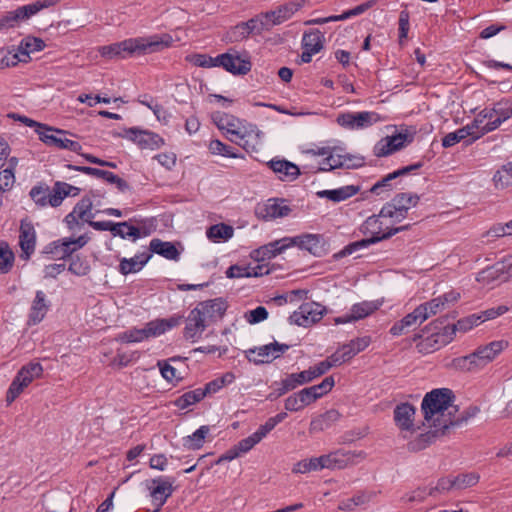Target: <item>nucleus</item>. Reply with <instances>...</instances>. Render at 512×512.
Returning a JSON list of instances; mask_svg holds the SVG:
<instances>
[{"instance_id":"nucleus-1","label":"nucleus","mask_w":512,"mask_h":512,"mask_svg":"<svg viewBox=\"0 0 512 512\" xmlns=\"http://www.w3.org/2000/svg\"><path fill=\"white\" fill-rule=\"evenodd\" d=\"M454 394L448 388H437L426 393L421 403L424 420L445 435L450 427L459 426L464 418L455 417V406H452Z\"/></svg>"},{"instance_id":"nucleus-2","label":"nucleus","mask_w":512,"mask_h":512,"mask_svg":"<svg viewBox=\"0 0 512 512\" xmlns=\"http://www.w3.org/2000/svg\"><path fill=\"white\" fill-rule=\"evenodd\" d=\"M395 224L396 223L391 222L389 216H381V210L377 215L369 216L361 225L360 231L364 235H370V237L349 243L339 252L334 254V259L339 260L352 255L353 253L367 248L370 245L387 240L399 232L408 230L411 226L410 224H407L395 227Z\"/></svg>"},{"instance_id":"nucleus-3","label":"nucleus","mask_w":512,"mask_h":512,"mask_svg":"<svg viewBox=\"0 0 512 512\" xmlns=\"http://www.w3.org/2000/svg\"><path fill=\"white\" fill-rule=\"evenodd\" d=\"M173 38L169 34L151 35L148 37L129 38L99 48L102 57L125 59L134 55H145L162 51L172 45Z\"/></svg>"},{"instance_id":"nucleus-4","label":"nucleus","mask_w":512,"mask_h":512,"mask_svg":"<svg viewBox=\"0 0 512 512\" xmlns=\"http://www.w3.org/2000/svg\"><path fill=\"white\" fill-rule=\"evenodd\" d=\"M227 308L228 304L223 298L199 302L186 318L185 339L195 342L210 324L223 318Z\"/></svg>"},{"instance_id":"nucleus-5","label":"nucleus","mask_w":512,"mask_h":512,"mask_svg":"<svg viewBox=\"0 0 512 512\" xmlns=\"http://www.w3.org/2000/svg\"><path fill=\"white\" fill-rule=\"evenodd\" d=\"M508 347L505 340L492 341L478 347L474 352L453 360V365L463 371H478L492 362L504 349Z\"/></svg>"},{"instance_id":"nucleus-6","label":"nucleus","mask_w":512,"mask_h":512,"mask_svg":"<svg viewBox=\"0 0 512 512\" xmlns=\"http://www.w3.org/2000/svg\"><path fill=\"white\" fill-rule=\"evenodd\" d=\"M420 197L415 193H398L381 208V216H389L392 223H399L404 220L408 211L415 207Z\"/></svg>"},{"instance_id":"nucleus-7","label":"nucleus","mask_w":512,"mask_h":512,"mask_svg":"<svg viewBox=\"0 0 512 512\" xmlns=\"http://www.w3.org/2000/svg\"><path fill=\"white\" fill-rule=\"evenodd\" d=\"M43 367L39 362H29L22 366L9 386L6 401L11 404L34 379L40 378Z\"/></svg>"},{"instance_id":"nucleus-8","label":"nucleus","mask_w":512,"mask_h":512,"mask_svg":"<svg viewBox=\"0 0 512 512\" xmlns=\"http://www.w3.org/2000/svg\"><path fill=\"white\" fill-rule=\"evenodd\" d=\"M382 120L375 111L342 112L337 115L336 123L346 130H364Z\"/></svg>"},{"instance_id":"nucleus-9","label":"nucleus","mask_w":512,"mask_h":512,"mask_svg":"<svg viewBox=\"0 0 512 512\" xmlns=\"http://www.w3.org/2000/svg\"><path fill=\"white\" fill-rule=\"evenodd\" d=\"M68 134L69 132L66 130L47 125L44 131L39 133V140L51 148L65 149L79 155L83 154L82 145L77 141L68 139L66 137Z\"/></svg>"},{"instance_id":"nucleus-10","label":"nucleus","mask_w":512,"mask_h":512,"mask_svg":"<svg viewBox=\"0 0 512 512\" xmlns=\"http://www.w3.org/2000/svg\"><path fill=\"white\" fill-rule=\"evenodd\" d=\"M290 349V345L273 341L269 344L250 348L245 351L249 362L256 365L269 364L280 358Z\"/></svg>"},{"instance_id":"nucleus-11","label":"nucleus","mask_w":512,"mask_h":512,"mask_svg":"<svg viewBox=\"0 0 512 512\" xmlns=\"http://www.w3.org/2000/svg\"><path fill=\"white\" fill-rule=\"evenodd\" d=\"M88 240L89 238L86 235H81L78 238L56 240L45 246L44 253L52 255L55 259H66L85 246Z\"/></svg>"},{"instance_id":"nucleus-12","label":"nucleus","mask_w":512,"mask_h":512,"mask_svg":"<svg viewBox=\"0 0 512 512\" xmlns=\"http://www.w3.org/2000/svg\"><path fill=\"white\" fill-rule=\"evenodd\" d=\"M324 311L325 307L319 303H303L290 315L289 320L295 325L309 327L322 319Z\"/></svg>"},{"instance_id":"nucleus-13","label":"nucleus","mask_w":512,"mask_h":512,"mask_svg":"<svg viewBox=\"0 0 512 512\" xmlns=\"http://www.w3.org/2000/svg\"><path fill=\"white\" fill-rule=\"evenodd\" d=\"M89 226L97 231H110L113 236H119L122 239L131 238L136 241L141 236L140 229L130 225L129 221L113 223L112 221H89Z\"/></svg>"},{"instance_id":"nucleus-14","label":"nucleus","mask_w":512,"mask_h":512,"mask_svg":"<svg viewBox=\"0 0 512 512\" xmlns=\"http://www.w3.org/2000/svg\"><path fill=\"white\" fill-rule=\"evenodd\" d=\"M120 136L136 143L142 149L154 150L164 144L163 138L157 133L137 127L125 129Z\"/></svg>"},{"instance_id":"nucleus-15","label":"nucleus","mask_w":512,"mask_h":512,"mask_svg":"<svg viewBox=\"0 0 512 512\" xmlns=\"http://www.w3.org/2000/svg\"><path fill=\"white\" fill-rule=\"evenodd\" d=\"M91 196L95 197L96 193L91 191L89 195L84 196L73 208V210L65 216L64 221L66 222L69 229H74L79 226V220L89 223L94 218L92 213L93 202Z\"/></svg>"},{"instance_id":"nucleus-16","label":"nucleus","mask_w":512,"mask_h":512,"mask_svg":"<svg viewBox=\"0 0 512 512\" xmlns=\"http://www.w3.org/2000/svg\"><path fill=\"white\" fill-rule=\"evenodd\" d=\"M412 141V135L402 132L396 133L379 140L373 148V153L377 157H385L401 150L407 143H411Z\"/></svg>"},{"instance_id":"nucleus-17","label":"nucleus","mask_w":512,"mask_h":512,"mask_svg":"<svg viewBox=\"0 0 512 512\" xmlns=\"http://www.w3.org/2000/svg\"><path fill=\"white\" fill-rule=\"evenodd\" d=\"M415 414L416 408L408 402L396 405L393 411V418L395 425L402 433L415 432ZM403 438H407V434H403Z\"/></svg>"},{"instance_id":"nucleus-18","label":"nucleus","mask_w":512,"mask_h":512,"mask_svg":"<svg viewBox=\"0 0 512 512\" xmlns=\"http://www.w3.org/2000/svg\"><path fill=\"white\" fill-rule=\"evenodd\" d=\"M175 479L173 477H157L151 480V483L154 484V487H149L150 496L153 500V503L156 505V508L159 510L166 503L168 498L173 494L174 487L173 484Z\"/></svg>"},{"instance_id":"nucleus-19","label":"nucleus","mask_w":512,"mask_h":512,"mask_svg":"<svg viewBox=\"0 0 512 512\" xmlns=\"http://www.w3.org/2000/svg\"><path fill=\"white\" fill-rule=\"evenodd\" d=\"M65 166L69 170L78 171L92 177L103 179L104 181L110 184H115L118 190L121 192H124L129 189V185L124 179L120 178L119 176L110 171L101 170L89 166H80L73 164H67Z\"/></svg>"},{"instance_id":"nucleus-20","label":"nucleus","mask_w":512,"mask_h":512,"mask_svg":"<svg viewBox=\"0 0 512 512\" xmlns=\"http://www.w3.org/2000/svg\"><path fill=\"white\" fill-rule=\"evenodd\" d=\"M283 199L271 198L264 204H258L255 208V214L258 218L263 220H272L279 217H285L290 212L289 206L284 204Z\"/></svg>"},{"instance_id":"nucleus-21","label":"nucleus","mask_w":512,"mask_h":512,"mask_svg":"<svg viewBox=\"0 0 512 512\" xmlns=\"http://www.w3.org/2000/svg\"><path fill=\"white\" fill-rule=\"evenodd\" d=\"M423 167V162H417L405 167H402L378 180L371 188L370 193L375 195H382L389 193L393 189L392 181L400 176L407 175L408 173L418 170Z\"/></svg>"},{"instance_id":"nucleus-22","label":"nucleus","mask_w":512,"mask_h":512,"mask_svg":"<svg viewBox=\"0 0 512 512\" xmlns=\"http://www.w3.org/2000/svg\"><path fill=\"white\" fill-rule=\"evenodd\" d=\"M228 140L239 145L251 155L258 153L262 146L260 131L254 125H251L249 129L244 128L236 138L228 137Z\"/></svg>"},{"instance_id":"nucleus-23","label":"nucleus","mask_w":512,"mask_h":512,"mask_svg":"<svg viewBox=\"0 0 512 512\" xmlns=\"http://www.w3.org/2000/svg\"><path fill=\"white\" fill-rule=\"evenodd\" d=\"M19 245L21 258L28 260L35 251L36 232L30 221L22 220L19 229Z\"/></svg>"},{"instance_id":"nucleus-24","label":"nucleus","mask_w":512,"mask_h":512,"mask_svg":"<svg viewBox=\"0 0 512 512\" xmlns=\"http://www.w3.org/2000/svg\"><path fill=\"white\" fill-rule=\"evenodd\" d=\"M220 60L224 61L223 68L234 75H245L251 70L250 60L242 58L236 50L223 53Z\"/></svg>"},{"instance_id":"nucleus-25","label":"nucleus","mask_w":512,"mask_h":512,"mask_svg":"<svg viewBox=\"0 0 512 512\" xmlns=\"http://www.w3.org/2000/svg\"><path fill=\"white\" fill-rule=\"evenodd\" d=\"M268 166L281 181H294L300 175L299 167L285 159H272Z\"/></svg>"},{"instance_id":"nucleus-26","label":"nucleus","mask_w":512,"mask_h":512,"mask_svg":"<svg viewBox=\"0 0 512 512\" xmlns=\"http://www.w3.org/2000/svg\"><path fill=\"white\" fill-rule=\"evenodd\" d=\"M50 301L47 299L46 294L42 290L35 293V298L31 303L28 323L30 325L39 324L46 316L50 309Z\"/></svg>"},{"instance_id":"nucleus-27","label":"nucleus","mask_w":512,"mask_h":512,"mask_svg":"<svg viewBox=\"0 0 512 512\" xmlns=\"http://www.w3.org/2000/svg\"><path fill=\"white\" fill-rule=\"evenodd\" d=\"M425 321V314H421V309L416 307L411 313L404 316L401 320L395 322L389 332L393 336H400L407 333L411 328Z\"/></svg>"},{"instance_id":"nucleus-28","label":"nucleus","mask_w":512,"mask_h":512,"mask_svg":"<svg viewBox=\"0 0 512 512\" xmlns=\"http://www.w3.org/2000/svg\"><path fill=\"white\" fill-rule=\"evenodd\" d=\"M213 121L216 126L223 131H226V137L236 138L243 130L241 122L235 116L228 113L217 112L213 115Z\"/></svg>"},{"instance_id":"nucleus-29","label":"nucleus","mask_w":512,"mask_h":512,"mask_svg":"<svg viewBox=\"0 0 512 512\" xmlns=\"http://www.w3.org/2000/svg\"><path fill=\"white\" fill-rule=\"evenodd\" d=\"M355 157L351 155H342L335 150L329 148V153L326 155L321 163L320 170L327 171L341 167H355L358 166L356 163H352Z\"/></svg>"},{"instance_id":"nucleus-30","label":"nucleus","mask_w":512,"mask_h":512,"mask_svg":"<svg viewBox=\"0 0 512 512\" xmlns=\"http://www.w3.org/2000/svg\"><path fill=\"white\" fill-rule=\"evenodd\" d=\"M341 414L336 409H330L314 417L309 425V432L318 433L331 428L339 421Z\"/></svg>"},{"instance_id":"nucleus-31","label":"nucleus","mask_w":512,"mask_h":512,"mask_svg":"<svg viewBox=\"0 0 512 512\" xmlns=\"http://www.w3.org/2000/svg\"><path fill=\"white\" fill-rule=\"evenodd\" d=\"M273 385L274 389L267 397V399L271 401L278 399L299 386H302L297 373L287 374L285 378L274 382Z\"/></svg>"},{"instance_id":"nucleus-32","label":"nucleus","mask_w":512,"mask_h":512,"mask_svg":"<svg viewBox=\"0 0 512 512\" xmlns=\"http://www.w3.org/2000/svg\"><path fill=\"white\" fill-rule=\"evenodd\" d=\"M151 256L149 252H143L136 254L132 258H122L118 270L125 276L130 273H137L146 265Z\"/></svg>"},{"instance_id":"nucleus-33","label":"nucleus","mask_w":512,"mask_h":512,"mask_svg":"<svg viewBox=\"0 0 512 512\" xmlns=\"http://www.w3.org/2000/svg\"><path fill=\"white\" fill-rule=\"evenodd\" d=\"M451 490H455V485L453 482V477H443L440 478L435 487L429 489L428 493L425 490H417L409 496L408 501H422L425 499L426 495L434 496L436 492L444 493Z\"/></svg>"},{"instance_id":"nucleus-34","label":"nucleus","mask_w":512,"mask_h":512,"mask_svg":"<svg viewBox=\"0 0 512 512\" xmlns=\"http://www.w3.org/2000/svg\"><path fill=\"white\" fill-rule=\"evenodd\" d=\"M149 250L152 253L158 254L165 259L178 261L180 259V252L175 244L168 241H162L159 238H154L150 241Z\"/></svg>"},{"instance_id":"nucleus-35","label":"nucleus","mask_w":512,"mask_h":512,"mask_svg":"<svg viewBox=\"0 0 512 512\" xmlns=\"http://www.w3.org/2000/svg\"><path fill=\"white\" fill-rule=\"evenodd\" d=\"M358 191L359 186L346 185L337 189L318 191L317 196L338 203L356 195Z\"/></svg>"},{"instance_id":"nucleus-36","label":"nucleus","mask_w":512,"mask_h":512,"mask_svg":"<svg viewBox=\"0 0 512 512\" xmlns=\"http://www.w3.org/2000/svg\"><path fill=\"white\" fill-rule=\"evenodd\" d=\"M475 130L472 128L470 124L466 126L446 134L442 139V146L445 148H449L459 143L462 140H465L468 137H471L470 140L467 141V144H471L475 140H473V136H476Z\"/></svg>"},{"instance_id":"nucleus-37","label":"nucleus","mask_w":512,"mask_h":512,"mask_svg":"<svg viewBox=\"0 0 512 512\" xmlns=\"http://www.w3.org/2000/svg\"><path fill=\"white\" fill-rule=\"evenodd\" d=\"M324 42V34L318 29H313L303 34L301 45L304 50L319 53L324 47Z\"/></svg>"},{"instance_id":"nucleus-38","label":"nucleus","mask_w":512,"mask_h":512,"mask_svg":"<svg viewBox=\"0 0 512 512\" xmlns=\"http://www.w3.org/2000/svg\"><path fill=\"white\" fill-rule=\"evenodd\" d=\"M296 246L309 251L313 255H320L322 251V239L318 235L305 234L302 236L292 237Z\"/></svg>"},{"instance_id":"nucleus-39","label":"nucleus","mask_w":512,"mask_h":512,"mask_svg":"<svg viewBox=\"0 0 512 512\" xmlns=\"http://www.w3.org/2000/svg\"><path fill=\"white\" fill-rule=\"evenodd\" d=\"M301 5L295 2H289L279 6L275 10L268 11L271 18L272 24L280 25L285 21L289 20L299 9Z\"/></svg>"},{"instance_id":"nucleus-40","label":"nucleus","mask_w":512,"mask_h":512,"mask_svg":"<svg viewBox=\"0 0 512 512\" xmlns=\"http://www.w3.org/2000/svg\"><path fill=\"white\" fill-rule=\"evenodd\" d=\"M440 435L442 436L441 430H436V428H434V430L432 431L422 433L418 435L415 439L408 442L407 449L411 452H418L424 450L428 446H430L435 441V439Z\"/></svg>"},{"instance_id":"nucleus-41","label":"nucleus","mask_w":512,"mask_h":512,"mask_svg":"<svg viewBox=\"0 0 512 512\" xmlns=\"http://www.w3.org/2000/svg\"><path fill=\"white\" fill-rule=\"evenodd\" d=\"M272 21L268 11L261 12L249 19L253 35H261L264 32L270 31L275 26V24H272Z\"/></svg>"},{"instance_id":"nucleus-42","label":"nucleus","mask_w":512,"mask_h":512,"mask_svg":"<svg viewBox=\"0 0 512 512\" xmlns=\"http://www.w3.org/2000/svg\"><path fill=\"white\" fill-rule=\"evenodd\" d=\"M205 398V392L201 388L187 391L173 401V405L179 409H187L188 407L200 402Z\"/></svg>"},{"instance_id":"nucleus-43","label":"nucleus","mask_w":512,"mask_h":512,"mask_svg":"<svg viewBox=\"0 0 512 512\" xmlns=\"http://www.w3.org/2000/svg\"><path fill=\"white\" fill-rule=\"evenodd\" d=\"M322 469H342L347 464V458L339 451L318 457Z\"/></svg>"},{"instance_id":"nucleus-44","label":"nucleus","mask_w":512,"mask_h":512,"mask_svg":"<svg viewBox=\"0 0 512 512\" xmlns=\"http://www.w3.org/2000/svg\"><path fill=\"white\" fill-rule=\"evenodd\" d=\"M380 304L374 301H363L356 303L351 307V315L354 321L364 319L378 310Z\"/></svg>"},{"instance_id":"nucleus-45","label":"nucleus","mask_w":512,"mask_h":512,"mask_svg":"<svg viewBox=\"0 0 512 512\" xmlns=\"http://www.w3.org/2000/svg\"><path fill=\"white\" fill-rule=\"evenodd\" d=\"M235 375L232 372H226L221 377H217L214 380L205 384L203 388H201L202 392H205V396L215 394L220 391L224 386L229 385L234 382Z\"/></svg>"},{"instance_id":"nucleus-46","label":"nucleus","mask_w":512,"mask_h":512,"mask_svg":"<svg viewBox=\"0 0 512 512\" xmlns=\"http://www.w3.org/2000/svg\"><path fill=\"white\" fill-rule=\"evenodd\" d=\"M206 234L210 240L217 242L221 239H230L234 234V229L230 225L220 223L210 226Z\"/></svg>"},{"instance_id":"nucleus-47","label":"nucleus","mask_w":512,"mask_h":512,"mask_svg":"<svg viewBox=\"0 0 512 512\" xmlns=\"http://www.w3.org/2000/svg\"><path fill=\"white\" fill-rule=\"evenodd\" d=\"M45 46L41 38L25 37L21 40L18 50L21 55L29 57L30 53L41 51Z\"/></svg>"},{"instance_id":"nucleus-48","label":"nucleus","mask_w":512,"mask_h":512,"mask_svg":"<svg viewBox=\"0 0 512 512\" xmlns=\"http://www.w3.org/2000/svg\"><path fill=\"white\" fill-rule=\"evenodd\" d=\"M493 183L497 189H504L512 185V163L503 165L493 176Z\"/></svg>"},{"instance_id":"nucleus-49","label":"nucleus","mask_w":512,"mask_h":512,"mask_svg":"<svg viewBox=\"0 0 512 512\" xmlns=\"http://www.w3.org/2000/svg\"><path fill=\"white\" fill-rule=\"evenodd\" d=\"M210 428L207 425L200 426L192 435L185 438L184 445L189 449L197 450L202 448Z\"/></svg>"},{"instance_id":"nucleus-50","label":"nucleus","mask_w":512,"mask_h":512,"mask_svg":"<svg viewBox=\"0 0 512 512\" xmlns=\"http://www.w3.org/2000/svg\"><path fill=\"white\" fill-rule=\"evenodd\" d=\"M31 199L39 207H46L49 205L48 199L50 195V188L44 183H40L32 187L29 192Z\"/></svg>"},{"instance_id":"nucleus-51","label":"nucleus","mask_w":512,"mask_h":512,"mask_svg":"<svg viewBox=\"0 0 512 512\" xmlns=\"http://www.w3.org/2000/svg\"><path fill=\"white\" fill-rule=\"evenodd\" d=\"M444 336L439 333H434L429 337L423 339L418 343L417 347L420 352L431 353L438 350L445 344Z\"/></svg>"},{"instance_id":"nucleus-52","label":"nucleus","mask_w":512,"mask_h":512,"mask_svg":"<svg viewBox=\"0 0 512 512\" xmlns=\"http://www.w3.org/2000/svg\"><path fill=\"white\" fill-rule=\"evenodd\" d=\"M115 340L121 343H139L147 339L143 328H132L119 333Z\"/></svg>"},{"instance_id":"nucleus-53","label":"nucleus","mask_w":512,"mask_h":512,"mask_svg":"<svg viewBox=\"0 0 512 512\" xmlns=\"http://www.w3.org/2000/svg\"><path fill=\"white\" fill-rule=\"evenodd\" d=\"M209 150L212 154L221 155L228 158H239L241 157L234 151V148L221 142L218 139L212 140L209 143Z\"/></svg>"},{"instance_id":"nucleus-54","label":"nucleus","mask_w":512,"mask_h":512,"mask_svg":"<svg viewBox=\"0 0 512 512\" xmlns=\"http://www.w3.org/2000/svg\"><path fill=\"white\" fill-rule=\"evenodd\" d=\"M321 465L319 464L318 457L303 459L293 465L292 472L295 474H305L312 471H320Z\"/></svg>"},{"instance_id":"nucleus-55","label":"nucleus","mask_w":512,"mask_h":512,"mask_svg":"<svg viewBox=\"0 0 512 512\" xmlns=\"http://www.w3.org/2000/svg\"><path fill=\"white\" fill-rule=\"evenodd\" d=\"M59 0H37L34 3L21 6L22 12L25 19H29L31 16L37 14L40 10L48 8L57 4Z\"/></svg>"},{"instance_id":"nucleus-56","label":"nucleus","mask_w":512,"mask_h":512,"mask_svg":"<svg viewBox=\"0 0 512 512\" xmlns=\"http://www.w3.org/2000/svg\"><path fill=\"white\" fill-rule=\"evenodd\" d=\"M480 476L477 473H465L459 474L453 477V482L455 485V490H462L468 487H472L479 482Z\"/></svg>"},{"instance_id":"nucleus-57","label":"nucleus","mask_w":512,"mask_h":512,"mask_svg":"<svg viewBox=\"0 0 512 512\" xmlns=\"http://www.w3.org/2000/svg\"><path fill=\"white\" fill-rule=\"evenodd\" d=\"M22 9L21 6L18 7L16 10L9 11L5 15L0 17V31L6 28H12L18 23L19 21L26 20L25 16L22 15Z\"/></svg>"},{"instance_id":"nucleus-58","label":"nucleus","mask_w":512,"mask_h":512,"mask_svg":"<svg viewBox=\"0 0 512 512\" xmlns=\"http://www.w3.org/2000/svg\"><path fill=\"white\" fill-rule=\"evenodd\" d=\"M14 254L8 245L0 246V274H7L13 267Z\"/></svg>"},{"instance_id":"nucleus-59","label":"nucleus","mask_w":512,"mask_h":512,"mask_svg":"<svg viewBox=\"0 0 512 512\" xmlns=\"http://www.w3.org/2000/svg\"><path fill=\"white\" fill-rule=\"evenodd\" d=\"M66 197L64 182L57 181L55 182L53 188L50 189V195L48 199L49 205L51 207H58L62 204Z\"/></svg>"},{"instance_id":"nucleus-60","label":"nucleus","mask_w":512,"mask_h":512,"mask_svg":"<svg viewBox=\"0 0 512 512\" xmlns=\"http://www.w3.org/2000/svg\"><path fill=\"white\" fill-rule=\"evenodd\" d=\"M251 29L249 20L246 22H240L232 27L230 31V39L232 41H242L247 39L250 35H253Z\"/></svg>"},{"instance_id":"nucleus-61","label":"nucleus","mask_w":512,"mask_h":512,"mask_svg":"<svg viewBox=\"0 0 512 512\" xmlns=\"http://www.w3.org/2000/svg\"><path fill=\"white\" fill-rule=\"evenodd\" d=\"M444 308L443 302H441L439 297L433 298L418 306V309H421V314H425V320L442 311Z\"/></svg>"},{"instance_id":"nucleus-62","label":"nucleus","mask_w":512,"mask_h":512,"mask_svg":"<svg viewBox=\"0 0 512 512\" xmlns=\"http://www.w3.org/2000/svg\"><path fill=\"white\" fill-rule=\"evenodd\" d=\"M494 116L495 114L493 108L486 107L476 115L470 125L475 130V132L478 133L482 130L483 126H485V123L494 118Z\"/></svg>"},{"instance_id":"nucleus-63","label":"nucleus","mask_w":512,"mask_h":512,"mask_svg":"<svg viewBox=\"0 0 512 512\" xmlns=\"http://www.w3.org/2000/svg\"><path fill=\"white\" fill-rule=\"evenodd\" d=\"M68 270L77 276H85L90 272V265L87 260L76 256L72 258Z\"/></svg>"},{"instance_id":"nucleus-64","label":"nucleus","mask_w":512,"mask_h":512,"mask_svg":"<svg viewBox=\"0 0 512 512\" xmlns=\"http://www.w3.org/2000/svg\"><path fill=\"white\" fill-rule=\"evenodd\" d=\"M335 385V380L333 376H328L322 380L321 383L317 385L310 386V389L315 394V396L320 399L324 395L328 394Z\"/></svg>"}]
</instances>
